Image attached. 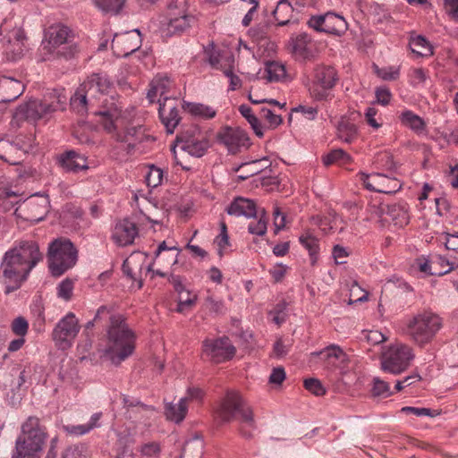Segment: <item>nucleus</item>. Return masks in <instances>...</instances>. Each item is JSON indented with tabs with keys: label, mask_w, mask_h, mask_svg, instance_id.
<instances>
[{
	"label": "nucleus",
	"mask_w": 458,
	"mask_h": 458,
	"mask_svg": "<svg viewBox=\"0 0 458 458\" xmlns=\"http://www.w3.org/2000/svg\"><path fill=\"white\" fill-rule=\"evenodd\" d=\"M138 233L137 225L128 219H123L116 224L113 239L117 245L124 247L132 244Z\"/></svg>",
	"instance_id": "23"
},
{
	"label": "nucleus",
	"mask_w": 458,
	"mask_h": 458,
	"mask_svg": "<svg viewBox=\"0 0 458 458\" xmlns=\"http://www.w3.org/2000/svg\"><path fill=\"white\" fill-rule=\"evenodd\" d=\"M163 180V171L154 165L150 166L145 175V181L148 187L156 188L161 184Z\"/></svg>",
	"instance_id": "47"
},
{
	"label": "nucleus",
	"mask_w": 458,
	"mask_h": 458,
	"mask_svg": "<svg viewBox=\"0 0 458 458\" xmlns=\"http://www.w3.org/2000/svg\"><path fill=\"white\" fill-rule=\"evenodd\" d=\"M217 142L224 145L228 152L236 154L250 146V139L245 131L238 127L225 126L216 134Z\"/></svg>",
	"instance_id": "17"
},
{
	"label": "nucleus",
	"mask_w": 458,
	"mask_h": 458,
	"mask_svg": "<svg viewBox=\"0 0 458 458\" xmlns=\"http://www.w3.org/2000/svg\"><path fill=\"white\" fill-rule=\"evenodd\" d=\"M67 98L64 95L55 92L49 96V99L30 100L24 105H21L14 114L17 120H27L35 123L40 119L47 118L52 113L57 110H63L65 107Z\"/></svg>",
	"instance_id": "8"
},
{
	"label": "nucleus",
	"mask_w": 458,
	"mask_h": 458,
	"mask_svg": "<svg viewBox=\"0 0 458 458\" xmlns=\"http://www.w3.org/2000/svg\"><path fill=\"white\" fill-rule=\"evenodd\" d=\"M216 414V418L222 422H230L235 419L236 415H239L243 424L241 428V433L245 437H250L252 436L251 431L255 428L253 412L245 403L239 392L234 390L227 391Z\"/></svg>",
	"instance_id": "7"
},
{
	"label": "nucleus",
	"mask_w": 458,
	"mask_h": 458,
	"mask_svg": "<svg viewBox=\"0 0 458 458\" xmlns=\"http://www.w3.org/2000/svg\"><path fill=\"white\" fill-rule=\"evenodd\" d=\"M417 266L420 272L428 276H444L452 271V267L446 269H438L434 267L433 259L431 260L427 259L424 257L416 259Z\"/></svg>",
	"instance_id": "42"
},
{
	"label": "nucleus",
	"mask_w": 458,
	"mask_h": 458,
	"mask_svg": "<svg viewBox=\"0 0 458 458\" xmlns=\"http://www.w3.org/2000/svg\"><path fill=\"white\" fill-rule=\"evenodd\" d=\"M101 416H102L101 412L94 413L90 417L89 422H87L85 424H81V425H64V430L67 434L72 435V436L85 435V434L89 433V431H91L92 429L98 428L100 426L99 420L101 419Z\"/></svg>",
	"instance_id": "31"
},
{
	"label": "nucleus",
	"mask_w": 458,
	"mask_h": 458,
	"mask_svg": "<svg viewBox=\"0 0 458 458\" xmlns=\"http://www.w3.org/2000/svg\"><path fill=\"white\" fill-rule=\"evenodd\" d=\"M46 39L52 47H58L67 44L66 51H62L60 54L65 58H70L78 52V47L75 44H70V38L72 37L71 30L63 24H54L50 26L46 31Z\"/></svg>",
	"instance_id": "18"
},
{
	"label": "nucleus",
	"mask_w": 458,
	"mask_h": 458,
	"mask_svg": "<svg viewBox=\"0 0 458 458\" xmlns=\"http://www.w3.org/2000/svg\"><path fill=\"white\" fill-rule=\"evenodd\" d=\"M266 78L270 82L281 81L286 77V70L282 63L271 61L266 64Z\"/></svg>",
	"instance_id": "40"
},
{
	"label": "nucleus",
	"mask_w": 458,
	"mask_h": 458,
	"mask_svg": "<svg viewBox=\"0 0 458 458\" xmlns=\"http://www.w3.org/2000/svg\"><path fill=\"white\" fill-rule=\"evenodd\" d=\"M338 81V75L334 67L318 65L314 70V78L309 88L312 98L318 101L327 100L331 98L332 89Z\"/></svg>",
	"instance_id": "11"
},
{
	"label": "nucleus",
	"mask_w": 458,
	"mask_h": 458,
	"mask_svg": "<svg viewBox=\"0 0 458 458\" xmlns=\"http://www.w3.org/2000/svg\"><path fill=\"white\" fill-rule=\"evenodd\" d=\"M372 394L375 396H389L392 394L390 392V386L387 382L378 378L374 377L373 379V387H372Z\"/></svg>",
	"instance_id": "51"
},
{
	"label": "nucleus",
	"mask_w": 458,
	"mask_h": 458,
	"mask_svg": "<svg viewBox=\"0 0 458 458\" xmlns=\"http://www.w3.org/2000/svg\"><path fill=\"white\" fill-rule=\"evenodd\" d=\"M401 124L409 128L414 133L420 135L426 132L427 123L422 117L413 113L411 110L405 109L398 115Z\"/></svg>",
	"instance_id": "28"
},
{
	"label": "nucleus",
	"mask_w": 458,
	"mask_h": 458,
	"mask_svg": "<svg viewBox=\"0 0 458 458\" xmlns=\"http://www.w3.org/2000/svg\"><path fill=\"white\" fill-rule=\"evenodd\" d=\"M111 87L112 83L106 74H92L80 85L71 98V107L80 114H84L91 110L98 117L96 112L100 109L103 99L114 98L107 95Z\"/></svg>",
	"instance_id": "4"
},
{
	"label": "nucleus",
	"mask_w": 458,
	"mask_h": 458,
	"mask_svg": "<svg viewBox=\"0 0 458 458\" xmlns=\"http://www.w3.org/2000/svg\"><path fill=\"white\" fill-rule=\"evenodd\" d=\"M226 211L231 216L253 217L257 216L256 204L252 199L238 197L227 207Z\"/></svg>",
	"instance_id": "26"
},
{
	"label": "nucleus",
	"mask_w": 458,
	"mask_h": 458,
	"mask_svg": "<svg viewBox=\"0 0 458 458\" xmlns=\"http://www.w3.org/2000/svg\"><path fill=\"white\" fill-rule=\"evenodd\" d=\"M377 102L382 106H387L392 98V93L386 87H379L375 90Z\"/></svg>",
	"instance_id": "62"
},
{
	"label": "nucleus",
	"mask_w": 458,
	"mask_h": 458,
	"mask_svg": "<svg viewBox=\"0 0 458 458\" xmlns=\"http://www.w3.org/2000/svg\"><path fill=\"white\" fill-rule=\"evenodd\" d=\"M48 198L42 195H33L25 199L15 208L14 214L31 223H38L44 219L48 212Z\"/></svg>",
	"instance_id": "13"
},
{
	"label": "nucleus",
	"mask_w": 458,
	"mask_h": 458,
	"mask_svg": "<svg viewBox=\"0 0 458 458\" xmlns=\"http://www.w3.org/2000/svg\"><path fill=\"white\" fill-rule=\"evenodd\" d=\"M187 411V398H181L178 403H167L165 408L166 419L175 423H180L184 420Z\"/></svg>",
	"instance_id": "32"
},
{
	"label": "nucleus",
	"mask_w": 458,
	"mask_h": 458,
	"mask_svg": "<svg viewBox=\"0 0 458 458\" xmlns=\"http://www.w3.org/2000/svg\"><path fill=\"white\" fill-rule=\"evenodd\" d=\"M204 308L216 315L223 314L225 310L224 302L216 300L213 295L208 294L204 301Z\"/></svg>",
	"instance_id": "48"
},
{
	"label": "nucleus",
	"mask_w": 458,
	"mask_h": 458,
	"mask_svg": "<svg viewBox=\"0 0 458 458\" xmlns=\"http://www.w3.org/2000/svg\"><path fill=\"white\" fill-rule=\"evenodd\" d=\"M415 357L412 347L403 343H395L383 351L380 357L381 369L393 375L404 372Z\"/></svg>",
	"instance_id": "10"
},
{
	"label": "nucleus",
	"mask_w": 458,
	"mask_h": 458,
	"mask_svg": "<svg viewBox=\"0 0 458 458\" xmlns=\"http://www.w3.org/2000/svg\"><path fill=\"white\" fill-rule=\"evenodd\" d=\"M386 215L394 225L403 227L409 223V214L406 207L401 204H391L386 207Z\"/></svg>",
	"instance_id": "33"
},
{
	"label": "nucleus",
	"mask_w": 458,
	"mask_h": 458,
	"mask_svg": "<svg viewBox=\"0 0 458 458\" xmlns=\"http://www.w3.org/2000/svg\"><path fill=\"white\" fill-rule=\"evenodd\" d=\"M351 157L343 149H334L325 157H323V163L328 166L332 164L338 163L339 165H344L351 163Z\"/></svg>",
	"instance_id": "43"
},
{
	"label": "nucleus",
	"mask_w": 458,
	"mask_h": 458,
	"mask_svg": "<svg viewBox=\"0 0 458 458\" xmlns=\"http://www.w3.org/2000/svg\"><path fill=\"white\" fill-rule=\"evenodd\" d=\"M47 259L52 274L59 276L76 264L78 252L69 239L58 238L49 244Z\"/></svg>",
	"instance_id": "9"
},
{
	"label": "nucleus",
	"mask_w": 458,
	"mask_h": 458,
	"mask_svg": "<svg viewBox=\"0 0 458 458\" xmlns=\"http://www.w3.org/2000/svg\"><path fill=\"white\" fill-rule=\"evenodd\" d=\"M374 68L377 75L384 81H395L399 78V68L394 66L379 68L377 65H374Z\"/></svg>",
	"instance_id": "49"
},
{
	"label": "nucleus",
	"mask_w": 458,
	"mask_h": 458,
	"mask_svg": "<svg viewBox=\"0 0 458 458\" xmlns=\"http://www.w3.org/2000/svg\"><path fill=\"white\" fill-rule=\"evenodd\" d=\"M20 149L7 140H0V159L11 165H18L21 160Z\"/></svg>",
	"instance_id": "34"
},
{
	"label": "nucleus",
	"mask_w": 458,
	"mask_h": 458,
	"mask_svg": "<svg viewBox=\"0 0 458 458\" xmlns=\"http://www.w3.org/2000/svg\"><path fill=\"white\" fill-rule=\"evenodd\" d=\"M24 91L21 81L11 77L0 79V97L2 102H12L18 98Z\"/></svg>",
	"instance_id": "24"
},
{
	"label": "nucleus",
	"mask_w": 458,
	"mask_h": 458,
	"mask_svg": "<svg viewBox=\"0 0 458 458\" xmlns=\"http://www.w3.org/2000/svg\"><path fill=\"white\" fill-rule=\"evenodd\" d=\"M359 176L364 187L371 191L393 194L402 189V183L398 179L381 173H360Z\"/></svg>",
	"instance_id": "16"
},
{
	"label": "nucleus",
	"mask_w": 458,
	"mask_h": 458,
	"mask_svg": "<svg viewBox=\"0 0 458 458\" xmlns=\"http://www.w3.org/2000/svg\"><path fill=\"white\" fill-rule=\"evenodd\" d=\"M284 309L285 306L284 304H277L269 313L272 316V321L278 326L285 321L286 313Z\"/></svg>",
	"instance_id": "63"
},
{
	"label": "nucleus",
	"mask_w": 458,
	"mask_h": 458,
	"mask_svg": "<svg viewBox=\"0 0 458 458\" xmlns=\"http://www.w3.org/2000/svg\"><path fill=\"white\" fill-rule=\"evenodd\" d=\"M170 86V81L165 76H157L155 77L151 83L150 89L148 91V98L150 102H155L157 96H159L158 99L164 100V98L166 97L165 94Z\"/></svg>",
	"instance_id": "30"
},
{
	"label": "nucleus",
	"mask_w": 458,
	"mask_h": 458,
	"mask_svg": "<svg viewBox=\"0 0 458 458\" xmlns=\"http://www.w3.org/2000/svg\"><path fill=\"white\" fill-rule=\"evenodd\" d=\"M203 449L204 443L200 438L190 439L185 443L180 458H201Z\"/></svg>",
	"instance_id": "39"
},
{
	"label": "nucleus",
	"mask_w": 458,
	"mask_h": 458,
	"mask_svg": "<svg viewBox=\"0 0 458 458\" xmlns=\"http://www.w3.org/2000/svg\"><path fill=\"white\" fill-rule=\"evenodd\" d=\"M305 388L317 396L323 395L326 391L321 382L317 378H308L304 381Z\"/></svg>",
	"instance_id": "59"
},
{
	"label": "nucleus",
	"mask_w": 458,
	"mask_h": 458,
	"mask_svg": "<svg viewBox=\"0 0 458 458\" xmlns=\"http://www.w3.org/2000/svg\"><path fill=\"white\" fill-rule=\"evenodd\" d=\"M98 122L103 129L118 142L127 145L128 153L137 143L142 141L144 131L141 126H131L115 98H105L100 109L96 112Z\"/></svg>",
	"instance_id": "2"
},
{
	"label": "nucleus",
	"mask_w": 458,
	"mask_h": 458,
	"mask_svg": "<svg viewBox=\"0 0 458 458\" xmlns=\"http://www.w3.org/2000/svg\"><path fill=\"white\" fill-rule=\"evenodd\" d=\"M299 242L309 251L310 262L314 265L318 260L319 252L318 239L310 231H307L299 237Z\"/></svg>",
	"instance_id": "35"
},
{
	"label": "nucleus",
	"mask_w": 458,
	"mask_h": 458,
	"mask_svg": "<svg viewBox=\"0 0 458 458\" xmlns=\"http://www.w3.org/2000/svg\"><path fill=\"white\" fill-rule=\"evenodd\" d=\"M401 411L406 414H413L417 417H435L438 415L439 413L435 411L431 410L429 408H422V407H411V406H405L401 409Z\"/></svg>",
	"instance_id": "53"
},
{
	"label": "nucleus",
	"mask_w": 458,
	"mask_h": 458,
	"mask_svg": "<svg viewBox=\"0 0 458 458\" xmlns=\"http://www.w3.org/2000/svg\"><path fill=\"white\" fill-rule=\"evenodd\" d=\"M80 332L79 320L72 312L67 313L55 327L53 340L60 349H67Z\"/></svg>",
	"instance_id": "14"
},
{
	"label": "nucleus",
	"mask_w": 458,
	"mask_h": 458,
	"mask_svg": "<svg viewBox=\"0 0 458 458\" xmlns=\"http://www.w3.org/2000/svg\"><path fill=\"white\" fill-rule=\"evenodd\" d=\"M312 355L319 356L328 367L332 368H335L346 360L345 352L336 344H331L320 352H313Z\"/></svg>",
	"instance_id": "29"
},
{
	"label": "nucleus",
	"mask_w": 458,
	"mask_h": 458,
	"mask_svg": "<svg viewBox=\"0 0 458 458\" xmlns=\"http://www.w3.org/2000/svg\"><path fill=\"white\" fill-rule=\"evenodd\" d=\"M445 13L454 21H458V0H444Z\"/></svg>",
	"instance_id": "64"
},
{
	"label": "nucleus",
	"mask_w": 458,
	"mask_h": 458,
	"mask_svg": "<svg viewBox=\"0 0 458 458\" xmlns=\"http://www.w3.org/2000/svg\"><path fill=\"white\" fill-rule=\"evenodd\" d=\"M236 349L231 340L226 337L208 338L202 344L203 356L213 363L227 361L235 355Z\"/></svg>",
	"instance_id": "12"
},
{
	"label": "nucleus",
	"mask_w": 458,
	"mask_h": 458,
	"mask_svg": "<svg viewBox=\"0 0 458 458\" xmlns=\"http://www.w3.org/2000/svg\"><path fill=\"white\" fill-rule=\"evenodd\" d=\"M59 165L66 172L77 173L88 169L87 159L74 150L62 154L58 158Z\"/></svg>",
	"instance_id": "25"
},
{
	"label": "nucleus",
	"mask_w": 458,
	"mask_h": 458,
	"mask_svg": "<svg viewBox=\"0 0 458 458\" xmlns=\"http://www.w3.org/2000/svg\"><path fill=\"white\" fill-rule=\"evenodd\" d=\"M444 327V318L432 310L415 314L406 323V334L418 346L430 344Z\"/></svg>",
	"instance_id": "6"
},
{
	"label": "nucleus",
	"mask_w": 458,
	"mask_h": 458,
	"mask_svg": "<svg viewBox=\"0 0 458 458\" xmlns=\"http://www.w3.org/2000/svg\"><path fill=\"white\" fill-rule=\"evenodd\" d=\"M433 265L434 267H437L438 269H446L452 267V270H454L458 267V260H450L449 259L438 255L433 258Z\"/></svg>",
	"instance_id": "61"
},
{
	"label": "nucleus",
	"mask_w": 458,
	"mask_h": 458,
	"mask_svg": "<svg viewBox=\"0 0 458 458\" xmlns=\"http://www.w3.org/2000/svg\"><path fill=\"white\" fill-rule=\"evenodd\" d=\"M377 114V109L373 106L367 107L364 114L367 123L375 130H377L382 126L381 120L378 121L376 118Z\"/></svg>",
	"instance_id": "60"
},
{
	"label": "nucleus",
	"mask_w": 458,
	"mask_h": 458,
	"mask_svg": "<svg viewBox=\"0 0 458 458\" xmlns=\"http://www.w3.org/2000/svg\"><path fill=\"white\" fill-rule=\"evenodd\" d=\"M169 16L167 30L173 34L186 32L198 23L197 17L189 12H172L169 13Z\"/></svg>",
	"instance_id": "22"
},
{
	"label": "nucleus",
	"mask_w": 458,
	"mask_h": 458,
	"mask_svg": "<svg viewBox=\"0 0 458 458\" xmlns=\"http://www.w3.org/2000/svg\"><path fill=\"white\" fill-rule=\"evenodd\" d=\"M56 290L59 298L69 301L72 295L73 282L70 279H64L57 285Z\"/></svg>",
	"instance_id": "52"
},
{
	"label": "nucleus",
	"mask_w": 458,
	"mask_h": 458,
	"mask_svg": "<svg viewBox=\"0 0 458 458\" xmlns=\"http://www.w3.org/2000/svg\"><path fill=\"white\" fill-rule=\"evenodd\" d=\"M184 108L191 115L205 120L212 119L216 114V111L212 106L201 103H186Z\"/></svg>",
	"instance_id": "36"
},
{
	"label": "nucleus",
	"mask_w": 458,
	"mask_h": 458,
	"mask_svg": "<svg viewBox=\"0 0 458 458\" xmlns=\"http://www.w3.org/2000/svg\"><path fill=\"white\" fill-rule=\"evenodd\" d=\"M29 324L22 317L16 318L12 323V331L18 336L24 337L28 333Z\"/></svg>",
	"instance_id": "58"
},
{
	"label": "nucleus",
	"mask_w": 458,
	"mask_h": 458,
	"mask_svg": "<svg viewBox=\"0 0 458 458\" xmlns=\"http://www.w3.org/2000/svg\"><path fill=\"white\" fill-rule=\"evenodd\" d=\"M260 116L264 118L270 128H276L283 122L280 114H274L269 108L262 107L260 109Z\"/></svg>",
	"instance_id": "55"
},
{
	"label": "nucleus",
	"mask_w": 458,
	"mask_h": 458,
	"mask_svg": "<svg viewBox=\"0 0 458 458\" xmlns=\"http://www.w3.org/2000/svg\"><path fill=\"white\" fill-rule=\"evenodd\" d=\"M136 340L135 332L130 328L122 315L110 317L105 355L112 364L118 366L131 356L136 347Z\"/></svg>",
	"instance_id": "3"
},
{
	"label": "nucleus",
	"mask_w": 458,
	"mask_h": 458,
	"mask_svg": "<svg viewBox=\"0 0 458 458\" xmlns=\"http://www.w3.org/2000/svg\"><path fill=\"white\" fill-rule=\"evenodd\" d=\"M43 259V254L35 241H21L5 252L2 261L3 277L13 283L5 287L9 294L19 289L30 271Z\"/></svg>",
	"instance_id": "1"
},
{
	"label": "nucleus",
	"mask_w": 458,
	"mask_h": 458,
	"mask_svg": "<svg viewBox=\"0 0 458 458\" xmlns=\"http://www.w3.org/2000/svg\"><path fill=\"white\" fill-rule=\"evenodd\" d=\"M159 104L158 114L162 123L165 125L167 133H174L179 124V101L175 98L165 97L164 100L157 99Z\"/></svg>",
	"instance_id": "20"
},
{
	"label": "nucleus",
	"mask_w": 458,
	"mask_h": 458,
	"mask_svg": "<svg viewBox=\"0 0 458 458\" xmlns=\"http://www.w3.org/2000/svg\"><path fill=\"white\" fill-rule=\"evenodd\" d=\"M165 250H166L168 252L167 259L172 262V264L177 263V256H178L177 249L176 248H168L166 246L165 242H162L158 245L157 249L155 251V258L156 259L161 258V253Z\"/></svg>",
	"instance_id": "57"
},
{
	"label": "nucleus",
	"mask_w": 458,
	"mask_h": 458,
	"mask_svg": "<svg viewBox=\"0 0 458 458\" xmlns=\"http://www.w3.org/2000/svg\"><path fill=\"white\" fill-rule=\"evenodd\" d=\"M409 46L412 53L418 56H428L433 53L429 42L422 36L411 38Z\"/></svg>",
	"instance_id": "41"
},
{
	"label": "nucleus",
	"mask_w": 458,
	"mask_h": 458,
	"mask_svg": "<svg viewBox=\"0 0 458 458\" xmlns=\"http://www.w3.org/2000/svg\"><path fill=\"white\" fill-rule=\"evenodd\" d=\"M308 25L317 31L338 36L344 34L348 28L345 19L332 12L323 15L311 16L308 21Z\"/></svg>",
	"instance_id": "15"
},
{
	"label": "nucleus",
	"mask_w": 458,
	"mask_h": 458,
	"mask_svg": "<svg viewBox=\"0 0 458 458\" xmlns=\"http://www.w3.org/2000/svg\"><path fill=\"white\" fill-rule=\"evenodd\" d=\"M291 52L295 60L305 62L314 57L311 38L307 33H300L291 38Z\"/></svg>",
	"instance_id": "21"
},
{
	"label": "nucleus",
	"mask_w": 458,
	"mask_h": 458,
	"mask_svg": "<svg viewBox=\"0 0 458 458\" xmlns=\"http://www.w3.org/2000/svg\"><path fill=\"white\" fill-rule=\"evenodd\" d=\"M374 164L377 168H384L389 171H391L394 166L393 157L388 153L378 154L375 157Z\"/></svg>",
	"instance_id": "56"
},
{
	"label": "nucleus",
	"mask_w": 458,
	"mask_h": 458,
	"mask_svg": "<svg viewBox=\"0 0 458 458\" xmlns=\"http://www.w3.org/2000/svg\"><path fill=\"white\" fill-rule=\"evenodd\" d=\"M95 5L103 13L117 14L125 4V0H93Z\"/></svg>",
	"instance_id": "45"
},
{
	"label": "nucleus",
	"mask_w": 458,
	"mask_h": 458,
	"mask_svg": "<svg viewBox=\"0 0 458 458\" xmlns=\"http://www.w3.org/2000/svg\"><path fill=\"white\" fill-rule=\"evenodd\" d=\"M293 12V8L288 0H279L273 15L279 26H284L289 23Z\"/></svg>",
	"instance_id": "38"
},
{
	"label": "nucleus",
	"mask_w": 458,
	"mask_h": 458,
	"mask_svg": "<svg viewBox=\"0 0 458 458\" xmlns=\"http://www.w3.org/2000/svg\"><path fill=\"white\" fill-rule=\"evenodd\" d=\"M176 140L183 151L196 157H202L208 148L207 141L195 139L193 136L186 137L180 134L176 137Z\"/></svg>",
	"instance_id": "27"
},
{
	"label": "nucleus",
	"mask_w": 458,
	"mask_h": 458,
	"mask_svg": "<svg viewBox=\"0 0 458 458\" xmlns=\"http://www.w3.org/2000/svg\"><path fill=\"white\" fill-rule=\"evenodd\" d=\"M179 294L177 311L182 312L185 309L191 308L196 301V295L191 294L188 291H182Z\"/></svg>",
	"instance_id": "54"
},
{
	"label": "nucleus",
	"mask_w": 458,
	"mask_h": 458,
	"mask_svg": "<svg viewBox=\"0 0 458 458\" xmlns=\"http://www.w3.org/2000/svg\"><path fill=\"white\" fill-rule=\"evenodd\" d=\"M140 454L147 458H157L161 453V446L158 442H146L139 446Z\"/></svg>",
	"instance_id": "46"
},
{
	"label": "nucleus",
	"mask_w": 458,
	"mask_h": 458,
	"mask_svg": "<svg viewBox=\"0 0 458 458\" xmlns=\"http://www.w3.org/2000/svg\"><path fill=\"white\" fill-rule=\"evenodd\" d=\"M267 218L263 213L258 221H252L248 225V231L251 234L264 235L267 232Z\"/></svg>",
	"instance_id": "50"
},
{
	"label": "nucleus",
	"mask_w": 458,
	"mask_h": 458,
	"mask_svg": "<svg viewBox=\"0 0 458 458\" xmlns=\"http://www.w3.org/2000/svg\"><path fill=\"white\" fill-rule=\"evenodd\" d=\"M47 436L46 428L40 424L39 419L29 417L21 424L12 458H40Z\"/></svg>",
	"instance_id": "5"
},
{
	"label": "nucleus",
	"mask_w": 458,
	"mask_h": 458,
	"mask_svg": "<svg viewBox=\"0 0 458 458\" xmlns=\"http://www.w3.org/2000/svg\"><path fill=\"white\" fill-rule=\"evenodd\" d=\"M13 17H10V18H6L4 21V23L0 26V35L3 33V32H8V43L10 44L11 43V38H14L15 39V42L16 44L18 45V53L16 54V55H20L21 54V44L22 43L23 39L25 38V35H24V31L21 29V28H15L12 30H9L8 27H7V23L8 22H11L12 20H13Z\"/></svg>",
	"instance_id": "44"
},
{
	"label": "nucleus",
	"mask_w": 458,
	"mask_h": 458,
	"mask_svg": "<svg viewBox=\"0 0 458 458\" xmlns=\"http://www.w3.org/2000/svg\"><path fill=\"white\" fill-rule=\"evenodd\" d=\"M337 135L344 142L350 143L357 137V127L350 120L342 118L337 125Z\"/></svg>",
	"instance_id": "37"
},
{
	"label": "nucleus",
	"mask_w": 458,
	"mask_h": 458,
	"mask_svg": "<svg viewBox=\"0 0 458 458\" xmlns=\"http://www.w3.org/2000/svg\"><path fill=\"white\" fill-rule=\"evenodd\" d=\"M141 46V35L139 30L115 34L111 47L119 57H126L138 50Z\"/></svg>",
	"instance_id": "19"
}]
</instances>
